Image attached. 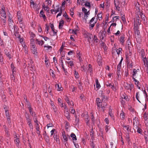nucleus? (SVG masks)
Returning <instances> with one entry per match:
<instances>
[{"instance_id": "25", "label": "nucleus", "mask_w": 148, "mask_h": 148, "mask_svg": "<svg viewBox=\"0 0 148 148\" xmlns=\"http://www.w3.org/2000/svg\"><path fill=\"white\" fill-rule=\"evenodd\" d=\"M96 84V88L99 89L101 87V85L98 82V80L97 79H96L95 81Z\"/></svg>"}, {"instance_id": "41", "label": "nucleus", "mask_w": 148, "mask_h": 148, "mask_svg": "<svg viewBox=\"0 0 148 148\" xmlns=\"http://www.w3.org/2000/svg\"><path fill=\"white\" fill-rule=\"evenodd\" d=\"M30 128V130L32 132L33 130V126L32 123L28 124Z\"/></svg>"}, {"instance_id": "26", "label": "nucleus", "mask_w": 148, "mask_h": 148, "mask_svg": "<svg viewBox=\"0 0 148 148\" xmlns=\"http://www.w3.org/2000/svg\"><path fill=\"white\" fill-rule=\"evenodd\" d=\"M134 81L135 82V84L136 85H137V87H138V88L139 89H140V87L138 86V84L139 83V82L138 81H137L135 78L134 77H132Z\"/></svg>"}, {"instance_id": "8", "label": "nucleus", "mask_w": 148, "mask_h": 148, "mask_svg": "<svg viewBox=\"0 0 148 148\" xmlns=\"http://www.w3.org/2000/svg\"><path fill=\"white\" fill-rule=\"evenodd\" d=\"M124 35H122L119 38V40L122 45H123L126 39Z\"/></svg>"}, {"instance_id": "34", "label": "nucleus", "mask_w": 148, "mask_h": 148, "mask_svg": "<svg viewBox=\"0 0 148 148\" xmlns=\"http://www.w3.org/2000/svg\"><path fill=\"white\" fill-rule=\"evenodd\" d=\"M45 138L46 141L47 143H49V136L46 135L45 136Z\"/></svg>"}, {"instance_id": "59", "label": "nucleus", "mask_w": 148, "mask_h": 148, "mask_svg": "<svg viewBox=\"0 0 148 148\" xmlns=\"http://www.w3.org/2000/svg\"><path fill=\"white\" fill-rule=\"evenodd\" d=\"M64 99L67 103L69 102V98L67 96H65V97Z\"/></svg>"}, {"instance_id": "29", "label": "nucleus", "mask_w": 148, "mask_h": 148, "mask_svg": "<svg viewBox=\"0 0 148 148\" xmlns=\"http://www.w3.org/2000/svg\"><path fill=\"white\" fill-rule=\"evenodd\" d=\"M74 72L75 77L76 78H78L79 77V76L78 72H77L76 70H74Z\"/></svg>"}, {"instance_id": "51", "label": "nucleus", "mask_w": 148, "mask_h": 148, "mask_svg": "<svg viewBox=\"0 0 148 148\" xmlns=\"http://www.w3.org/2000/svg\"><path fill=\"white\" fill-rule=\"evenodd\" d=\"M43 8L44 9V10H46L47 11H49V7L47 6H45L44 5H43Z\"/></svg>"}, {"instance_id": "21", "label": "nucleus", "mask_w": 148, "mask_h": 148, "mask_svg": "<svg viewBox=\"0 0 148 148\" xmlns=\"http://www.w3.org/2000/svg\"><path fill=\"white\" fill-rule=\"evenodd\" d=\"M44 47L46 48L45 50L47 51H51L52 49V47L50 46H46L45 45L44 46Z\"/></svg>"}, {"instance_id": "30", "label": "nucleus", "mask_w": 148, "mask_h": 148, "mask_svg": "<svg viewBox=\"0 0 148 148\" xmlns=\"http://www.w3.org/2000/svg\"><path fill=\"white\" fill-rule=\"evenodd\" d=\"M15 143L16 144L17 146L18 147L19 145L20 141L18 138H17L14 140Z\"/></svg>"}, {"instance_id": "31", "label": "nucleus", "mask_w": 148, "mask_h": 148, "mask_svg": "<svg viewBox=\"0 0 148 148\" xmlns=\"http://www.w3.org/2000/svg\"><path fill=\"white\" fill-rule=\"evenodd\" d=\"M40 16L41 17H42L44 18H45L46 17V16L44 14V13L42 10L40 12Z\"/></svg>"}, {"instance_id": "45", "label": "nucleus", "mask_w": 148, "mask_h": 148, "mask_svg": "<svg viewBox=\"0 0 148 148\" xmlns=\"http://www.w3.org/2000/svg\"><path fill=\"white\" fill-rule=\"evenodd\" d=\"M26 101L27 102V107L29 109H31V108H32V107L31 106V105H30V103H29V102H28L27 100V99H26Z\"/></svg>"}, {"instance_id": "7", "label": "nucleus", "mask_w": 148, "mask_h": 148, "mask_svg": "<svg viewBox=\"0 0 148 148\" xmlns=\"http://www.w3.org/2000/svg\"><path fill=\"white\" fill-rule=\"evenodd\" d=\"M82 11L84 14V16L86 17L85 19L86 20L87 18L88 15L90 14L89 11L87 12V10L85 8H82Z\"/></svg>"}, {"instance_id": "37", "label": "nucleus", "mask_w": 148, "mask_h": 148, "mask_svg": "<svg viewBox=\"0 0 148 148\" xmlns=\"http://www.w3.org/2000/svg\"><path fill=\"white\" fill-rule=\"evenodd\" d=\"M101 45L105 50L107 49V47L105 43L102 42L101 43Z\"/></svg>"}, {"instance_id": "3", "label": "nucleus", "mask_w": 148, "mask_h": 148, "mask_svg": "<svg viewBox=\"0 0 148 148\" xmlns=\"http://www.w3.org/2000/svg\"><path fill=\"white\" fill-rule=\"evenodd\" d=\"M106 85L107 87H110L114 91H116L117 90V88L116 87H114V84H111L107 82L106 84Z\"/></svg>"}, {"instance_id": "9", "label": "nucleus", "mask_w": 148, "mask_h": 148, "mask_svg": "<svg viewBox=\"0 0 148 148\" xmlns=\"http://www.w3.org/2000/svg\"><path fill=\"white\" fill-rule=\"evenodd\" d=\"M22 45L23 47L22 51L25 52V54H27L28 53L27 48L25 44H22Z\"/></svg>"}, {"instance_id": "54", "label": "nucleus", "mask_w": 148, "mask_h": 148, "mask_svg": "<svg viewBox=\"0 0 148 148\" xmlns=\"http://www.w3.org/2000/svg\"><path fill=\"white\" fill-rule=\"evenodd\" d=\"M119 16H116L114 17L112 19V21H114V20L115 21H116L117 19H119Z\"/></svg>"}, {"instance_id": "53", "label": "nucleus", "mask_w": 148, "mask_h": 148, "mask_svg": "<svg viewBox=\"0 0 148 148\" xmlns=\"http://www.w3.org/2000/svg\"><path fill=\"white\" fill-rule=\"evenodd\" d=\"M5 115L7 117V118H9L10 117V116L9 115V113L8 112L7 110H5Z\"/></svg>"}, {"instance_id": "62", "label": "nucleus", "mask_w": 148, "mask_h": 148, "mask_svg": "<svg viewBox=\"0 0 148 148\" xmlns=\"http://www.w3.org/2000/svg\"><path fill=\"white\" fill-rule=\"evenodd\" d=\"M137 128V132L139 133H141L142 132V130L140 128H138V127Z\"/></svg>"}, {"instance_id": "14", "label": "nucleus", "mask_w": 148, "mask_h": 148, "mask_svg": "<svg viewBox=\"0 0 148 148\" xmlns=\"http://www.w3.org/2000/svg\"><path fill=\"white\" fill-rule=\"evenodd\" d=\"M144 65L146 67H148V61L146 57H145L142 59Z\"/></svg>"}, {"instance_id": "16", "label": "nucleus", "mask_w": 148, "mask_h": 148, "mask_svg": "<svg viewBox=\"0 0 148 148\" xmlns=\"http://www.w3.org/2000/svg\"><path fill=\"white\" fill-rule=\"evenodd\" d=\"M87 0H82V1L84 2H85V3L84 4V5L86 7H88L89 8H90L91 7V6L90 4V3L89 2H88L87 1Z\"/></svg>"}, {"instance_id": "38", "label": "nucleus", "mask_w": 148, "mask_h": 148, "mask_svg": "<svg viewBox=\"0 0 148 148\" xmlns=\"http://www.w3.org/2000/svg\"><path fill=\"white\" fill-rule=\"evenodd\" d=\"M120 117L121 119H124L125 118L124 113L122 111L120 115Z\"/></svg>"}, {"instance_id": "47", "label": "nucleus", "mask_w": 148, "mask_h": 148, "mask_svg": "<svg viewBox=\"0 0 148 148\" xmlns=\"http://www.w3.org/2000/svg\"><path fill=\"white\" fill-rule=\"evenodd\" d=\"M147 115L148 114L146 113H145L144 114L143 117L144 119L145 120H148V118H147Z\"/></svg>"}, {"instance_id": "17", "label": "nucleus", "mask_w": 148, "mask_h": 148, "mask_svg": "<svg viewBox=\"0 0 148 148\" xmlns=\"http://www.w3.org/2000/svg\"><path fill=\"white\" fill-rule=\"evenodd\" d=\"M36 43L38 44L39 45H42L44 43V42L42 40H39L38 39L36 40Z\"/></svg>"}, {"instance_id": "44", "label": "nucleus", "mask_w": 148, "mask_h": 148, "mask_svg": "<svg viewBox=\"0 0 148 148\" xmlns=\"http://www.w3.org/2000/svg\"><path fill=\"white\" fill-rule=\"evenodd\" d=\"M8 17H9L8 21L10 23H12V19L11 15H11L9 14L8 15Z\"/></svg>"}, {"instance_id": "50", "label": "nucleus", "mask_w": 148, "mask_h": 148, "mask_svg": "<svg viewBox=\"0 0 148 148\" xmlns=\"http://www.w3.org/2000/svg\"><path fill=\"white\" fill-rule=\"evenodd\" d=\"M139 92H137L136 93V99L137 100L140 102H140L139 100V96H138V95L139 94Z\"/></svg>"}, {"instance_id": "58", "label": "nucleus", "mask_w": 148, "mask_h": 148, "mask_svg": "<svg viewBox=\"0 0 148 148\" xmlns=\"http://www.w3.org/2000/svg\"><path fill=\"white\" fill-rule=\"evenodd\" d=\"M67 103L69 105H71L72 106H74L73 101H69V102H67Z\"/></svg>"}, {"instance_id": "19", "label": "nucleus", "mask_w": 148, "mask_h": 148, "mask_svg": "<svg viewBox=\"0 0 148 148\" xmlns=\"http://www.w3.org/2000/svg\"><path fill=\"white\" fill-rule=\"evenodd\" d=\"M91 23H92V22L91 23L90 22H89V23L90 24L89 25V28L90 30L92 29L94 27L96 22H93L92 24H91Z\"/></svg>"}, {"instance_id": "5", "label": "nucleus", "mask_w": 148, "mask_h": 148, "mask_svg": "<svg viewBox=\"0 0 148 148\" xmlns=\"http://www.w3.org/2000/svg\"><path fill=\"white\" fill-rule=\"evenodd\" d=\"M31 50L32 53L33 54H36L37 53L36 47L34 45H31Z\"/></svg>"}, {"instance_id": "13", "label": "nucleus", "mask_w": 148, "mask_h": 148, "mask_svg": "<svg viewBox=\"0 0 148 148\" xmlns=\"http://www.w3.org/2000/svg\"><path fill=\"white\" fill-rule=\"evenodd\" d=\"M5 54L6 56L9 58L10 59L11 58L12 56L11 54L10 53V52L8 51V50L5 49L4 50Z\"/></svg>"}, {"instance_id": "1", "label": "nucleus", "mask_w": 148, "mask_h": 148, "mask_svg": "<svg viewBox=\"0 0 148 148\" xmlns=\"http://www.w3.org/2000/svg\"><path fill=\"white\" fill-rule=\"evenodd\" d=\"M102 102H101V100L99 98H97L96 99V102L97 106L99 108H101L103 112L105 110V108L106 107L107 104L105 102H103V101H105L107 99V97L106 96H102Z\"/></svg>"}, {"instance_id": "15", "label": "nucleus", "mask_w": 148, "mask_h": 148, "mask_svg": "<svg viewBox=\"0 0 148 148\" xmlns=\"http://www.w3.org/2000/svg\"><path fill=\"white\" fill-rule=\"evenodd\" d=\"M53 138L57 143H59L60 140L59 138V136L57 135L56 134H54L53 136Z\"/></svg>"}, {"instance_id": "36", "label": "nucleus", "mask_w": 148, "mask_h": 148, "mask_svg": "<svg viewBox=\"0 0 148 148\" xmlns=\"http://www.w3.org/2000/svg\"><path fill=\"white\" fill-rule=\"evenodd\" d=\"M90 36V34L88 32H86L84 34V36L85 38H88L89 36Z\"/></svg>"}, {"instance_id": "48", "label": "nucleus", "mask_w": 148, "mask_h": 148, "mask_svg": "<svg viewBox=\"0 0 148 148\" xmlns=\"http://www.w3.org/2000/svg\"><path fill=\"white\" fill-rule=\"evenodd\" d=\"M35 125L37 131H38V130H40V128H39V126L38 123H36Z\"/></svg>"}, {"instance_id": "60", "label": "nucleus", "mask_w": 148, "mask_h": 148, "mask_svg": "<svg viewBox=\"0 0 148 148\" xmlns=\"http://www.w3.org/2000/svg\"><path fill=\"white\" fill-rule=\"evenodd\" d=\"M20 23V27L22 29H23V27H24V25L23 24V23H22L21 22L19 23Z\"/></svg>"}, {"instance_id": "46", "label": "nucleus", "mask_w": 148, "mask_h": 148, "mask_svg": "<svg viewBox=\"0 0 148 148\" xmlns=\"http://www.w3.org/2000/svg\"><path fill=\"white\" fill-rule=\"evenodd\" d=\"M97 16L99 20H101L102 19V16L101 14L99 13L97 15Z\"/></svg>"}, {"instance_id": "27", "label": "nucleus", "mask_w": 148, "mask_h": 148, "mask_svg": "<svg viewBox=\"0 0 148 148\" xmlns=\"http://www.w3.org/2000/svg\"><path fill=\"white\" fill-rule=\"evenodd\" d=\"M64 24V21H63L62 20L60 21L59 23V28L60 29L63 26Z\"/></svg>"}, {"instance_id": "61", "label": "nucleus", "mask_w": 148, "mask_h": 148, "mask_svg": "<svg viewBox=\"0 0 148 148\" xmlns=\"http://www.w3.org/2000/svg\"><path fill=\"white\" fill-rule=\"evenodd\" d=\"M29 33H30V34L31 35V36L32 37L34 38L35 37V34H34V33H33L32 32H30Z\"/></svg>"}, {"instance_id": "52", "label": "nucleus", "mask_w": 148, "mask_h": 148, "mask_svg": "<svg viewBox=\"0 0 148 148\" xmlns=\"http://www.w3.org/2000/svg\"><path fill=\"white\" fill-rule=\"evenodd\" d=\"M139 25H138V24L134 22L135 29H138Z\"/></svg>"}, {"instance_id": "20", "label": "nucleus", "mask_w": 148, "mask_h": 148, "mask_svg": "<svg viewBox=\"0 0 148 148\" xmlns=\"http://www.w3.org/2000/svg\"><path fill=\"white\" fill-rule=\"evenodd\" d=\"M122 59L120 61L119 63V64L117 67V71H120V69H121V64Z\"/></svg>"}, {"instance_id": "6", "label": "nucleus", "mask_w": 148, "mask_h": 148, "mask_svg": "<svg viewBox=\"0 0 148 148\" xmlns=\"http://www.w3.org/2000/svg\"><path fill=\"white\" fill-rule=\"evenodd\" d=\"M1 16L4 18L6 17V14L5 11V8L4 7H2L0 12Z\"/></svg>"}, {"instance_id": "28", "label": "nucleus", "mask_w": 148, "mask_h": 148, "mask_svg": "<svg viewBox=\"0 0 148 148\" xmlns=\"http://www.w3.org/2000/svg\"><path fill=\"white\" fill-rule=\"evenodd\" d=\"M62 135L63 138L64 139V140L66 141H67L68 140V138H67V136L65 134V133L64 132V133H62Z\"/></svg>"}, {"instance_id": "2", "label": "nucleus", "mask_w": 148, "mask_h": 148, "mask_svg": "<svg viewBox=\"0 0 148 148\" xmlns=\"http://www.w3.org/2000/svg\"><path fill=\"white\" fill-rule=\"evenodd\" d=\"M133 124L134 127L137 129L139 124V121L137 118L135 117L133 119Z\"/></svg>"}, {"instance_id": "39", "label": "nucleus", "mask_w": 148, "mask_h": 148, "mask_svg": "<svg viewBox=\"0 0 148 148\" xmlns=\"http://www.w3.org/2000/svg\"><path fill=\"white\" fill-rule=\"evenodd\" d=\"M93 40L94 41V42H97L98 41V39H97L96 36L95 35L94 36Z\"/></svg>"}, {"instance_id": "56", "label": "nucleus", "mask_w": 148, "mask_h": 148, "mask_svg": "<svg viewBox=\"0 0 148 148\" xmlns=\"http://www.w3.org/2000/svg\"><path fill=\"white\" fill-rule=\"evenodd\" d=\"M49 27L48 26L46 25V26L45 28V32H46L47 34H48L49 33Z\"/></svg>"}, {"instance_id": "24", "label": "nucleus", "mask_w": 148, "mask_h": 148, "mask_svg": "<svg viewBox=\"0 0 148 148\" xmlns=\"http://www.w3.org/2000/svg\"><path fill=\"white\" fill-rule=\"evenodd\" d=\"M25 116L26 120H29L32 119V118L30 117V116L29 114L27 112L25 113Z\"/></svg>"}, {"instance_id": "11", "label": "nucleus", "mask_w": 148, "mask_h": 148, "mask_svg": "<svg viewBox=\"0 0 148 148\" xmlns=\"http://www.w3.org/2000/svg\"><path fill=\"white\" fill-rule=\"evenodd\" d=\"M133 87V86L132 84H127L126 85H125V88L127 90L130 89L131 90Z\"/></svg>"}, {"instance_id": "49", "label": "nucleus", "mask_w": 148, "mask_h": 148, "mask_svg": "<svg viewBox=\"0 0 148 148\" xmlns=\"http://www.w3.org/2000/svg\"><path fill=\"white\" fill-rule=\"evenodd\" d=\"M78 82L79 83L78 84V88H79V89H81L82 88V83L81 82H80V81H79Z\"/></svg>"}, {"instance_id": "22", "label": "nucleus", "mask_w": 148, "mask_h": 148, "mask_svg": "<svg viewBox=\"0 0 148 148\" xmlns=\"http://www.w3.org/2000/svg\"><path fill=\"white\" fill-rule=\"evenodd\" d=\"M71 137L72 138V140L74 141V140H77V138L75 135L73 133H72L70 135Z\"/></svg>"}, {"instance_id": "12", "label": "nucleus", "mask_w": 148, "mask_h": 148, "mask_svg": "<svg viewBox=\"0 0 148 148\" xmlns=\"http://www.w3.org/2000/svg\"><path fill=\"white\" fill-rule=\"evenodd\" d=\"M70 114L68 110H66V111L64 112V115L66 117L69 121L70 120Z\"/></svg>"}, {"instance_id": "42", "label": "nucleus", "mask_w": 148, "mask_h": 148, "mask_svg": "<svg viewBox=\"0 0 148 148\" xmlns=\"http://www.w3.org/2000/svg\"><path fill=\"white\" fill-rule=\"evenodd\" d=\"M88 70L90 73H91L92 71V68L90 64H89L88 66Z\"/></svg>"}, {"instance_id": "33", "label": "nucleus", "mask_w": 148, "mask_h": 148, "mask_svg": "<svg viewBox=\"0 0 148 148\" xmlns=\"http://www.w3.org/2000/svg\"><path fill=\"white\" fill-rule=\"evenodd\" d=\"M123 127L124 129V130H126L127 131H129L130 130L129 126L128 125H123Z\"/></svg>"}, {"instance_id": "23", "label": "nucleus", "mask_w": 148, "mask_h": 148, "mask_svg": "<svg viewBox=\"0 0 148 148\" xmlns=\"http://www.w3.org/2000/svg\"><path fill=\"white\" fill-rule=\"evenodd\" d=\"M55 87L57 88V90L58 91H60L62 90L63 88L61 87V85H60L59 84L56 85Z\"/></svg>"}, {"instance_id": "40", "label": "nucleus", "mask_w": 148, "mask_h": 148, "mask_svg": "<svg viewBox=\"0 0 148 148\" xmlns=\"http://www.w3.org/2000/svg\"><path fill=\"white\" fill-rule=\"evenodd\" d=\"M135 33L138 36H139L140 35V32L138 29H135Z\"/></svg>"}, {"instance_id": "57", "label": "nucleus", "mask_w": 148, "mask_h": 148, "mask_svg": "<svg viewBox=\"0 0 148 148\" xmlns=\"http://www.w3.org/2000/svg\"><path fill=\"white\" fill-rule=\"evenodd\" d=\"M140 16L143 20L145 21V16L143 14H140Z\"/></svg>"}, {"instance_id": "43", "label": "nucleus", "mask_w": 148, "mask_h": 148, "mask_svg": "<svg viewBox=\"0 0 148 148\" xmlns=\"http://www.w3.org/2000/svg\"><path fill=\"white\" fill-rule=\"evenodd\" d=\"M122 50V49L121 48H119V49L116 50V51L117 52V54L118 55H119L120 53H121V51Z\"/></svg>"}, {"instance_id": "64", "label": "nucleus", "mask_w": 148, "mask_h": 148, "mask_svg": "<svg viewBox=\"0 0 148 148\" xmlns=\"http://www.w3.org/2000/svg\"><path fill=\"white\" fill-rule=\"evenodd\" d=\"M41 36L43 38L44 40L45 41H47V40L49 39V38L46 36Z\"/></svg>"}, {"instance_id": "63", "label": "nucleus", "mask_w": 148, "mask_h": 148, "mask_svg": "<svg viewBox=\"0 0 148 148\" xmlns=\"http://www.w3.org/2000/svg\"><path fill=\"white\" fill-rule=\"evenodd\" d=\"M123 96V97H122L123 98H124L127 101H128L129 100L128 97L127 95H125V96Z\"/></svg>"}, {"instance_id": "32", "label": "nucleus", "mask_w": 148, "mask_h": 148, "mask_svg": "<svg viewBox=\"0 0 148 148\" xmlns=\"http://www.w3.org/2000/svg\"><path fill=\"white\" fill-rule=\"evenodd\" d=\"M66 63L68 64H69L71 66H72L74 65L73 62L72 60L69 62L66 61Z\"/></svg>"}, {"instance_id": "10", "label": "nucleus", "mask_w": 148, "mask_h": 148, "mask_svg": "<svg viewBox=\"0 0 148 148\" xmlns=\"http://www.w3.org/2000/svg\"><path fill=\"white\" fill-rule=\"evenodd\" d=\"M97 61L98 64L99 66L102 65V58L100 55L98 56L97 59Z\"/></svg>"}, {"instance_id": "4", "label": "nucleus", "mask_w": 148, "mask_h": 148, "mask_svg": "<svg viewBox=\"0 0 148 148\" xmlns=\"http://www.w3.org/2000/svg\"><path fill=\"white\" fill-rule=\"evenodd\" d=\"M140 73V70L139 69H133L132 73L133 77L136 78V76H138Z\"/></svg>"}, {"instance_id": "55", "label": "nucleus", "mask_w": 148, "mask_h": 148, "mask_svg": "<svg viewBox=\"0 0 148 148\" xmlns=\"http://www.w3.org/2000/svg\"><path fill=\"white\" fill-rule=\"evenodd\" d=\"M50 73L51 75H52L53 77L55 76V75L53 71L50 69Z\"/></svg>"}, {"instance_id": "35", "label": "nucleus", "mask_w": 148, "mask_h": 148, "mask_svg": "<svg viewBox=\"0 0 148 148\" xmlns=\"http://www.w3.org/2000/svg\"><path fill=\"white\" fill-rule=\"evenodd\" d=\"M0 45L2 47L4 48L5 46L4 44V42L3 40H2L1 39L0 37Z\"/></svg>"}, {"instance_id": "18", "label": "nucleus", "mask_w": 148, "mask_h": 148, "mask_svg": "<svg viewBox=\"0 0 148 148\" xmlns=\"http://www.w3.org/2000/svg\"><path fill=\"white\" fill-rule=\"evenodd\" d=\"M139 16H137L136 19H134V22L138 24V25L140 24V22L139 19Z\"/></svg>"}]
</instances>
